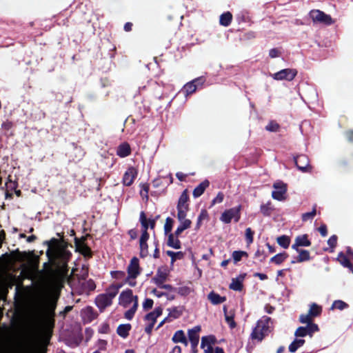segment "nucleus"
Segmentation results:
<instances>
[{
	"instance_id": "50",
	"label": "nucleus",
	"mask_w": 353,
	"mask_h": 353,
	"mask_svg": "<svg viewBox=\"0 0 353 353\" xmlns=\"http://www.w3.org/2000/svg\"><path fill=\"white\" fill-rule=\"evenodd\" d=\"M312 317L307 313V314H301L299 320L302 323H306L307 325L312 322Z\"/></svg>"
},
{
	"instance_id": "17",
	"label": "nucleus",
	"mask_w": 353,
	"mask_h": 353,
	"mask_svg": "<svg viewBox=\"0 0 353 353\" xmlns=\"http://www.w3.org/2000/svg\"><path fill=\"white\" fill-rule=\"evenodd\" d=\"M149 234L148 232H142L140 238V254L141 256H145L148 254V247L147 241L148 240Z\"/></svg>"
},
{
	"instance_id": "26",
	"label": "nucleus",
	"mask_w": 353,
	"mask_h": 353,
	"mask_svg": "<svg viewBox=\"0 0 353 353\" xmlns=\"http://www.w3.org/2000/svg\"><path fill=\"white\" fill-rule=\"evenodd\" d=\"M209 186V181L205 180L196 186L192 192L194 197L200 196L204 192L205 190Z\"/></svg>"
},
{
	"instance_id": "14",
	"label": "nucleus",
	"mask_w": 353,
	"mask_h": 353,
	"mask_svg": "<svg viewBox=\"0 0 353 353\" xmlns=\"http://www.w3.org/2000/svg\"><path fill=\"white\" fill-rule=\"evenodd\" d=\"M295 163L299 168L302 172H307L311 171V168L310 166L309 159L305 155H300L296 159H295Z\"/></svg>"
},
{
	"instance_id": "5",
	"label": "nucleus",
	"mask_w": 353,
	"mask_h": 353,
	"mask_svg": "<svg viewBox=\"0 0 353 353\" xmlns=\"http://www.w3.org/2000/svg\"><path fill=\"white\" fill-rule=\"evenodd\" d=\"M216 339L213 336H205L201 338V348L203 353H224L223 348L215 346Z\"/></svg>"
},
{
	"instance_id": "62",
	"label": "nucleus",
	"mask_w": 353,
	"mask_h": 353,
	"mask_svg": "<svg viewBox=\"0 0 353 353\" xmlns=\"http://www.w3.org/2000/svg\"><path fill=\"white\" fill-rule=\"evenodd\" d=\"M149 221H146L145 223H144V225H141V226L143 227V231L142 232H147V230L148 228H149Z\"/></svg>"
},
{
	"instance_id": "57",
	"label": "nucleus",
	"mask_w": 353,
	"mask_h": 353,
	"mask_svg": "<svg viewBox=\"0 0 353 353\" xmlns=\"http://www.w3.org/2000/svg\"><path fill=\"white\" fill-rule=\"evenodd\" d=\"M254 276L259 277L261 280L263 281L268 279V276L263 273H255L254 274Z\"/></svg>"
},
{
	"instance_id": "56",
	"label": "nucleus",
	"mask_w": 353,
	"mask_h": 353,
	"mask_svg": "<svg viewBox=\"0 0 353 353\" xmlns=\"http://www.w3.org/2000/svg\"><path fill=\"white\" fill-rule=\"evenodd\" d=\"M319 231L323 236H325L327 235V228L325 225H323L320 226L319 228Z\"/></svg>"
},
{
	"instance_id": "4",
	"label": "nucleus",
	"mask_w": 353,
	"mask_h": 353,
	"mask_svg": "<svg viewBox=\"0 0 353 353\" xmlns=\"http://www.w3.org/2000/svg\"><path fill=\"white\" fill-rule=\"evenodd\" d=\"M128 276L125 278V283L134 287L136 285L135 279L140 274L141 270L139 267V259L137 257H133L129 265L128 266Z\"/></svg>"
},
{
	"instance_id": "12",
	"label": "nucleus",
	"mask_w": 353,
	"mask_h": 353,
	"mask_svg": "<svg viewBox=\"0 0 353 353\" xmlns=\"http://www.w3.org/2000/svg\"><path fill=\"white\" fill-rule=\"evenodd\" d=\"M137 175V170L134 167H130L125 172L123 176V184L126 186L131 185Z\"/></svg>"
},
{
	"instance_id": "18",
	"label": "nucleus",
	"mask_w": 353,
	"mask_h": 353,
	"mask_svg": "<svg viewBox=\"0 0 353 353\" xmlns=\"http://www.w3.org/2000/svg\"><path fill=\"white\" fill-rule=\"evenodd\" d=\"M168 314L165 319H170L172 321L173 319H176L179 318L183 312V307H172L168 309Z\"/></svg>"
},
{
	"instance_id": "44",
	"label": "nucleus",
	"mask_w": 353,
	"mask_h": 353,
	"mask_svg": "<svg viewBox=\"0 0 353 353\" xmlns=\"http://www.w3.org/2000/svg\"><path fill=\"white\" fill-rule=\"evenodd\" d=\"M347 306V305L345 302H343V301H341V300H338V301H335L332 303L331 309L333 310L334 308H337V309L341 310H343L344 308H345Z\"/></svg>"
},
{
	"instance_id": "25",
	"label": "nucleus",
	"mask_w": 353,
	"mask_h": 353,
	"mask_svg": "<svg viewBox=\"0 0 353 353\" xmlns=\"http://www.w3.org/2000/svg\"><path fill=\"white\" fill-rule=\"evenodd\" d=\"M208 298L213 305H217L223 303L226 300L225 296H221L213 291L208 294Z\"/></svg>"
},
{
	"instance_id": "43",
	"label": "nucleus",
	"mask_w": 353,
	"mask_h": 353,
	"mask_svg": "<svg viewBox=\"0 0 353 353\" xmlns=\"http://www.w3.org/2000/svg\"><path fill=\"white\" fill-rule=\"evenodd\" d=\"M307 329L308 330L309 335L310 337L312 336L313 334L316 332L319 331V327L316 324L313 323H310L307 325Z\"/></svg>"
},
{
	"instance_id": "13",
	"label": "nucleus",
	"mask_w": 353,
	"mask_h": 353,
	"mask_svg": "<svg viewBox=\"0 0 353 353\" xmlns=\"http://www.w3.org/2000/svg\"><path fill=\"white\" fill-rule=\"evenodd\" d=\"M112 301L113 300L105 293L98 295L95 299L96 305L101 310H103L105 307L110 306L112 304Z\"/></svg>"
},
{
	"instance_id": "41",
	"label": "nucleus",
	"mask_w": 353,
	"mask_h": 353,
	"mask_svg": "<svg viewBox=\"0 0 353 353\" xmlns=\"http://www.w3.org/2000/svg\"><path fill=\"white\" fill-rule=\"evenodd\" d=\"M294 335L296 337H304L307 335H309L308 330L307 327H299L296 329Z\"/></svg>"
},
{
	"instance_id": "35",
	"label": "nucleus",
	"mask_w": 353,
	"mask_h": 353,
	"mask_svg": "<svg viewBox=\"0 0 353 353\" xmlns=\"http://www.w3.org/2000/svg\"><path fill=\"white\" fill-rule=\"evenodd\" d=\"M277 243L284 249L288 248L290 244V238L286 235H282L276 239Z\"/></svg>"
},
{
	"instance_id": "38",
	"label": "nucleus",
	"mask_w": 353,
	"mask_h": 353,
	"mask_svg": "<svg viewBox=\"0 0 353 353\" xmlns=\"http://www.w3.org/2000/svg\"><path fill=\"white\" fill-rule=\"evenodd\" d=\"M208 218V213L205 210H202L197 218L196 223V230H199L202 224V221Z\"/></svg>"
},
{
	"instance_id": "64",
	"label": "nucleus",
	"mask_w": 353,
	"mask_h": 353,
	"mask_svg": "<svg viewBox=\"0 0 353 353\" xmlns=\"http://www.w3.org/2000/svg\"><path fill=\"white\" fill-rule=\"evenodd\" d=\"M129 234L130 235L131 238L134 239L137 236V232L134 230H131L129 231Z\"/></svg>"
},
{
	"instance_id": "23",
	"label": "nucleus",
	"mask_w": 353,
	"mask_h": 353,
	"mask_svg": "<svg viewBox=\"0 0 353 353\" xmlns=\"http://www.w3.org/2000/svg\"><path fill=\"white\" fill-rule=\"evenodd\" d=\"M131 150L130 145L127 143H123L121 145H119L117 154L121 157H128L130 154Z\"/></svg>"
},
{
	"instance_id": "3",
	"label": "nucleus",
	"mask_w": 353,
	"mask_h": 353,
	"mask_svg": "<svg viewBox=\"0 0 353 353\" xmlns=\"http://www.w3.org/2000/svg\"><path fill=\"white\" fill-rule=\"evenodd\" d=\"M270 319L268 316H263L259 319L251 333L252 339L261 341L264 336L270 331Z\"/></svg>"
},
{
	"instance_id": "59",
	"label": "nucleus",
	"mask_w": 353,
	"mask_h": 353,
	"mask_svg": "<svg viewBox=\"0 0 353 353\" xmlns=\"http://www.w3.org/2000/svg\"><path fill=\"white\" fill-rule=\"evenodd\" d=\"M268 206L265 205H263L261 206V211L263 214H268Z\"/></svg>"
},
{
	"instance_id": "52",
	"label": "nucleus",
	"mask_w": 353,
	"mask_h": 353,
	"mask_svg": "<svg viewBox=\"0 0 353 353\" xmlns=\"http://www.w3.org/2000/svg\"><path fill=\"white\" fill-rule=\"evenodd\" d=\"M265 128L268 131L275 132L279 129V125L274 122H270Z\"/></svg>"
},
{
	"instance_id": "60",
	"label": "nucleus",
	"mask_w": 353,
	"mask_h": 353,
	"mask_svg": "<svg viewBox=\"0 0 353 353\" xmlns=\"http://www.w3.org/2000/svg\"><path fill=\"white\" fill-rule=\"evenodd\" d=\"M191 343L192 352L194 353H196L197 352V346H198L199 342H192V343Z\"/></svg>"
},
{
	"instance_id": "32",
	"label": "nucleus",
	"mask_w": 353,
	"mask_h": 353,
	"mask_svg": "<svg viewBox=\"0 0 353 353\" xmlns=\"http://www.w3.org/2000/svg\"><path fill=\"white\" fill-rule=\"evenodd\" d=\"M199 81V79H196L192 81H190L186 83L183 87V91L186 96L192 94L196 90V86L195 85V82Z\"/></svg>"
},
{
	"instance_id": "37",
	"label": "nucleus",
	"mask_w": 353,
	"mask_h": 353,
	"mask_svg": "<svg viewBox=\"0 0 353 353\" xmlns=\"http://www.w3.org/2000/svg\"><path fill=\"white\" fill-rule=\"evenodd\" d=\"M232 259L234 263H236L237 262L240 261L242 258L243 257H248V254L245 251H234L232 254Z\"/></svg>"
},
{
	"instance_id": "40",
	"label": "nucleus",
	"mask_w": 353,
	"mask_h": 353,
	"mask_svg": "<svg viewBox=\"0 0 353 353\" xmlns=\"http://www.w3.org/2000/svg\"><path fill=\"white\" fill-rule=\"evenodd\" d=\"M112 278L116 280H124L125 281V273L123 271L117 270L110 272Z\"/></svg>"
},
{
	"instance_id": "39",
	"label": "nucleus",
	"mask_w": 353,
	"mask_h": 353,
	"mask_svg": "<svg viewBox=\"0 0 353 353\" xmlns=\"http://www.w3.org/2000/svg\"><path fill=\"white\" fill-rule=\"evenodd\" d=\"M140 188V195L143 199L147 201L148 199L149 185L147 183H141Z\"/></svg>"
},
{
	"instance_id": "63",
	"label": "nucleus",
	"mask_w": 353,
	"mask_h": 353,
	"mask_svg": "<svg viewBox=\"0 0 353 353\" xmlns=\"http://www.w3.org/2000/svg\"><path fill=\"white\" fill-rule=\"evenodd\" d=\"M124 29L125 31H130L132 29V23H126L124 26Z\"/></svg>"
},
{
	"instance_id": "53",
	"label": "nucleus",
	"mask_w": 353,
	"mask_h": 353,
	"mask_svg": "<svg viewBox=\"0 0 353 353\" xmlns=\"http://www.w3.org/2000/svg\"><path fill=\"white\" fill-rule=\"evenodd\" d=\"M225 321L231 328H234L236 326L235 321L233 316L225 315Z\"/></svg>"
},
{
	"instance_id": "15",
	"label": "nucleus",
	"mask_w": 353,
	"mask_h": 353,
	"mask_svg": "<svg viewBox=\"0 0 353 353\" xmlns=\"http://www.w3.org/2000/svg\"><path fill=\"white\" fill-rule=\"evenodd\" d=\"M311 245L310 241L307 239L306 234L297 236L294 240V243L292 245V248L297 250L300 247H309Z\"/></svg>"
},
{
	"instance_id": "29",
	"label": "nucleus",
	"mask_w": 353,
	"mask_h": 353,
	"mask_svg": "<svg viewBox=\"0 0 353 353\" xmlns=\"http://www.w3.org/2000/svg\"><path fill=\"white\" fill-rule=\"evenodd\" d=\"M75 244L77 250L84 256H88L90 253V248L83 243V241L76 239Z\"/></svg>"
},
{
	"instance_id": "47",
	"label": "nucleus",
	"mask_w": 353,
	"mask_h": 353,
	"mask_svg": "<svg viewBox=\"0 0 353 353\" xmlns=\"http://www.w3.org/2000/svg\"><path fill=\"white\" fill-rule=\"evenodd\" d=\"M81 313L83 315V316H85V315L88 316V319L90 321L93 318V310L92 308L90 307H87L84 308L82 310Z\"/></svg>"
},
{
	"instance_id": "27",
	"label": "nucleus",
	"mask_w": 353,
	"mask_h": 353,
	"mask_svg": "<svg viewBox=\"0 0 353 353\" xmlns=\"http://www.w3.org/2000/svg\"><path fill=\"white\" fill-rule=\"evenodd\" d=\"M123 286V284L115 285L112 284L110 285L106 290L105 294H106L111 299H114V297L119 292V289Z\"/></svg>"
},
{
	"instance_id": "61",
	"label": "nucleus",
	"mask_w": 353,
	"mask_h": 353,
	"mask_svg": "<svg viewBox=\"0 0 353 353\" xmlns=\"http://www.w3.org/2000/svg\"><path fill=\"white\" fill-rule=\"evenodd\" d=\"M147 221L144 212H141L140 214V222L141 225H144V223Z\"/></svg>"
},
{
	"instance_id": "30",
	"label": "nucleus",
	"mask_w": 353,
	"mask_h": 353,
	"mask_svg": "<svg viewBox=\"0 0 353 353\" xmlns=\"http://www.w3.org/2000/svg\"><path fill=\"white\" fill-rule=\"evenodd\" d=\"M131 325L129 323L121 324L117 327V334L122 338H126L129 334Z\"/></svg>"
},
{
	"instance_id": "6",
	"label": "nucleus",
	"mask_w": 353,
	"mask_h": 353,
	"mask_svg": "<svg viewBox=\"0 0 353 353\" xmlns=\"http://www.w3.org/2000/svg\"><path fill=\"white\" fill-rule=\"evenodd\" d=\"M241 206L238 205L235 208L225 210L220 216L221 221L226 224L231 223L232 220L234 222H238L241 218Z\"/></svg>"
},
{
	"instance_id": "21",
	"label": "nucleus",
	"mask_w": 353,
	"mask_h": 353,
	"mask_svg": "<svg viewBox=\"0 0 353 353\" xmlns=\"http://www.w3.org/2000/svg\"><path fill=\"white\" fill-rule=\"evenodd\" d=\"M179 236L174 234L170 233L168 238V245L174 248L179 249L181 248V242L179 240Z\"/></svg>"
},
{
	"instance_id": "16",
	"label": "nucleus",
	"mask_w": 353,
	"mask_h": 353,
	"mask_svg": "<svg viewBox=\"0 0 353 353\" xmlns=\"http://www.w3.org/2000/svg\"><path fill=\"white\" fill-rule=\"evenodd\" d=\"M47 253L52 254L54 258H63V260L69 256V254L59 246L50 247Z\"/></svg>"
},
{
	"instance_id": "58",
	"label": "nucleus",
	"mask_w": 353,
	"mask_h": 353,
	"mask_svg": "<svg viewBox=\"0 0 353 353\" xmlns=\"http://www.w3.org/2000/svg\"><path fill=\"white\" fill-rule=\"evenodd\" d=\"M269 55L272 58L276 57L278 56V51L276 49H272L269 52Z\"/></svg>"
},
{
	"instance_id": "55",
	"label": "nucleus",
	"mask_w": 353,
	"mask_h": 353,
	"mask_svg": "<svg viewBox=\"0 0 353 353\" xmlns=\"http://www.w3.org/2000/svg\"><path fill=\"white\" fill-rule=\"evenodd\" d=\"M152 293L159 298L163 296H168V294L166 292H162L160 290H157V289H154L152 291Z\"/></svg>"
},
{
	"instance_id": "24",
	"label": "nucleus",
	"mask_w": 353,
	"mask_h": 353,
	"mask_svg": "<svg viewBox=\"0 0 353 353\" xmlns=\"http://www.w3.org/2000/svg\"><path fill=\"white\" fill-rule=\"evenodd\" d=\"M244 279V276L240 275L239 276L232 279L231 283L230 284L229 288L231 290L234 291H240L243 287V281Z\"/></svg>"
},
{
	"instance_id": "28",
	"label": "nucleus",
	"mask_w": 353,
	"mask_h": 353,
	"mask_svg": "<svg viewBox=\"0 0 353 353\" xmlns=\"http://www.w3.org/2000/svg\"><path fill=\"white\" fill-rule=\"evenodd\" d=\"M288 257L286 252H281L272 256L270 261L275 265H279L283 263Z\"/></svg>"
},
{
	"instance_id": "1",
	"label": "nucleus",
	"mask_w": 353,
	"mask_h": 353,
	"mask_svg": "<svg viewBox=\"0 0 353 353\" xmlns=\"http://www.w3.org/2000/svg\"><path fill=\"white\" fill-rule=\"evenodd\" d=\"M188 199V193L186 190H184L181 194L176 205V216L179 222V225L175 230L176 236H180L184 230L190 228L192 224L191 220L186 218L189 210Z\"/></svg>"
},
{
	"instance_id": "34",
	"label": "nucleus",
	"mask_w": 353,
	"mask_h": 353,
	"mask_svg": "<svg viewBox=\"0 0 353 353\" xmlns=\"http://www.w3.org/2000/svg\"><path fill=\"white\" fill-rule=\"evenodd\" d=\"M322 312V307L316 304V303H312L310 305V309H309V311H308V314L312 317H316L319 315H320V314Z\"/></svg>"
},
{
	"instance_id": "19",
	"label": "nucleus",
	"mask_w": 353,
	"mask_h": 353,
	"mask_svg": "<svg viewBox=\"0 0 353 353\" xmlns=\"http://www.w3.org/2000/svg\"><path fill=\"white\" fill-rule=\"evenodd\" d=\"M201 331V326L196 325L192 329L188 330V336L190 343L199 341V332Z\"/></svg>"
},
{
	"instance_id": "11",
	"label": "nucleus",
	"mask_w": 353,
	"mask_h": 353,
	"mask_svg": "<svg viewBox=\"0 0 353 353\" xmlns=\"http://www.w3.org/2000/svg\"><path fill=\"white\" fill-rule=\"evenodd\" d=\"M167 277V274L161 270H158L155 276L152 279L154 283L158 285L161 289H165L168 290V292H170L172 290V287L170 285H163V282L165 281Z\"/></svg>"
},
{
	"instance_id": "20",
	"label": "nucleus",
	"mask_w": 353,
	"mask_h": 353,
	"mask_svg": "<svg viewBox=\"0 0 353 353\" xmlns=\"http://www.w3.org/2000/svg\"><path fill=\"white\" fill-rule=\"evenodd\" d=\"M298 252V256L296 261H292V263H294L296 262L301 263L304 261H307L310 259V254L309 251L306 250L297 249L295 250Z\"/></svg>"
},
{
	"instance_id": "54",
	"label": "nucleus",
	"mask_w": 353,
	"mask_h": 353,
	"mask_svg": "<svg viewBox=\"0 0 353 353\" xmlns=\"http://www.w3.org/2000/svg\"><path fill=\"white\" fill-rule=\"evenodd\" d=\"M337 237L335 235H333L329 238L327 240V243L331 248H334L336 245Z\"/></svg>"
},
{
	"instance_id": "42",
	"label": "nucleus",
	"mask_w": 353,
	"mask_h": 353,
	"mask_svg": "<svg viewBox=\"0 0 353 353\" xmlns=\"http://www.w3.org/2000/svg\"><path fill=\"white\" fill-rule=\"evenodd\" d=\"M173 220L170 217H167L164 225V230L165 233H170L172 230Z\"/></svg>"
},
{
	"instance_id": "48",
	"label": "nucleus",
	"mask_w": 353,
	"mask_h": 353,
	"mask_svg": "<svg viewBox=\"0 0 353 353\" xmlns=\"http://www.w3.org/2000/svg\"><path fill=\"white\" fill-rule=\"evenodd\" d=\"M153 303H154V302L151 299L147 298L143 302V304H142L143 308L145 310H148L152 307Z\"/></svg>"
},
{
	"instance_id": "36",
	"label": "nucleus",
	"mask_w": 353,
	"mask_h": 353,
	"mask_svg": "<svg viewBox=\"0 0 353 353\" xmlns=\"http://www.w3.org/2000/svg\"><path fill=\"white\" fill-rule=\"evenodd\" d=\"M232 19V16L230 12H225L220 17V23L223 26H228L231 23Z\"/></svg>"
},
{
	"instance_id": "7",
	"label": "nucleus",
	"mask_w": 353,
	"mask_h": 353,
	"mask_svg": "<svg viewBox=\"0 0 353 353\" xmlns=\"http://www.w3.org/2000/svg\"><path fill=\"white\" fill-rule=\"evenodd\" d=\"M310 17L314 23H320L325 25H330L333 23L330 15H327L319 10L310 11Z\"/></svg>"
},
{
	"instance_id": "49",
	"label": "nucleus",
	"mask_w": 353,
	"mask_h": 353,
	"mask_svg": "<svg viewBox=\"0 0 353 353\" xmlns=\"http://www.w3.org/2000/svg\"><path fill=\"white\" fill-rule=\"evenodd\" d=\"M167 254L171 257L172 263L176 260V258H181L183 256L181 252H174L172 251H168Z\"/></svg>"
},
{
	"instance_id": "46",
	"label": "nucleus",
	"mask_w": 353,
	"mask_h": 353,
	"mask_svg": "<svg viewBox=\"0 0 353 353\" xmlns=\"http://www.w3.org/2000/svg\"><path fill=\"white\" fill-rule=\"evenodd\" d=\"M253 232L252 231L250 228H248L245 230V239L248 245L251 244L253 242Z\"/></svg>"
},
{
	"instance_id": "22",
	"label": "nucleus",
	"mask_w": 353,
	"mask_h": 353,
	"mask_svg": "<svg viewBox=\"0 0 353 353\" xmlns=\"http://www.w3.org/2000/svg\"><path fill=\"white\" fill-rule=\"evenodd\" d=\"M172 341L176 343H180L185 346L188 344V340L183 330L176 331L172 336Z\"/></svg>"
},
{
	"instance_id": "45",
	"label": "nucleus",
	"mask_w": 353,
	"mask_h": 353,
	"mask_svg": "<svg viewBox=\"0 0 353 353\" xmlns=\"http://www.w3.org/2000/svg\"><path fill=\"white\" fill-rule=\"evenodd\" d=\"M315 215H316V209H315V208H313V209L311 212L304 213L302 215V219L303 221H306L307 220H312Z\"/></svg>"
},
{
	"instance_id": "33",
	"label": "nucleus",
	"mask_w": 353,
	"mask_h": 353,
	"mask_svg": "<svg viewBox=\"0 0 353 353\" xmlns=\"http://www.w3.org/2000/svg\"><path fill=\"white\" fill-rule=\"evenodd\" d=\"M337 260L339 261V263L344 267L348 268L352 271H353L352 265L350 263L347 256H346L345 254H343L342 252L339 253L337 257Z\"/></svg>"
},
{
	"instance_id": "31",
	"label": "nucleus",
	"mask_w": 353,
	"mask_h": 353,
	"mask_svg": "<svg viewBox=\"0 0 353 353\" xmlns=\"http://www.w3.org/2000/svg\"><path fill=\"white\" fill-rule=\"evenodd\" d=\"M305 343V340L301 339H295L289 345V351L295 352L298 348L301 347Z\"/></svg>"
},
{
	"instance_id": "9",
	"label": "nucleus",
	"mask_w": 353,
	"mask_h": 353,
	"mask_svg": "<svg viewBox=\"0 0 353 353\" xmlns=\"http://www.w3.org/2000/svg\"><path fill=\"white\" fill-rule=\"evenodd\" d=\"M297 74V70L295 69L286 68L283 69L272 74V78L274 80L281 81H292Z\"/></svg>"
},
{
	"instance_id": "51",
	"label": "nucleus",
	"mask_w": 353,
	"mask_h": 353,
	"mask_svg": "<svg viewBox=\"0 0 353 353\" xmlns=\"http://www.w3.org/2000/svg\"><path fill=\"white\" fill-rule=\"evenodd\" d=\"M224 196L222 192H219L217 195L213 199L212 201V205H215L216 203H221L223 201Z\"/></svg>"
},
{
	"instance_id": "8",
	"label": "nucleus",
	"mask_w": 353,
	"mask_h": 353,
	"mask_svg": "<svg viewBox=\"0 0 353 353\" xmlns=\"http://www.w3.org/2000/svg\"><path fill=\"white\" fill-rule=\"evenodd\" d=\"M163 309L161 307H158L145 316V321L147 324V327H145L146 332L150 333L157 321V319L161 315Z\"/></svg>"
},
{
	"instance_id": "2",
	"label": "nucleus",
	"mask_w": 353,
	"mask_h": 353,
	"mask_svg": "<svg viewBox=\"0 0 353 353\" xmlns=\"http://www.w3.org/2000/svg\"><path fill=\"white\" fill-rule=\"evenodd\" d=\"M119 305L124 308L130 307V309L125 312L124 316L128 320H131L139 305L138 297L137 296L133 295L131 290H125L119 294Z\"/></svg>"
},
{
	"instance_id": "10",
	"label": "nucleus",
	"mask_w": 353,
	"mask_h": 353,
	"mask_svg": "<svg viewBox=\"0 0 353 353\" xmlns=\"http://www.w3.org/2000/svg\"><path fill=\"white\" fill-rule=\"evenodd\" d=\"M274 190L272 196L277 201H283L285 199L287 186L282 182H276L273 185Z\"/></svg>"
}]
</instances>
